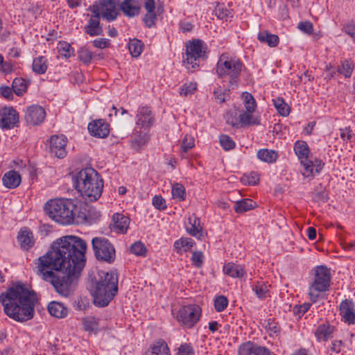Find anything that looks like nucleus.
<instances>
[{"label":"nucleus","instance_id":"1","mask_svg":"<svg viewBox=\"0 0 355 355\" xmlns=\"http://www.w3.org/2000/svg\"><path fill=\"white\" fill-rule=\"evenodd\" d=\"M87 249L83 239L73 235L62 236L53 242L48 252L37 259L36 272L58 294L68 297L75 290L85 265Z\"/></svg>","mask_w":355,"mask_h":355},{"label":"nucleus","instance_id":"2","mask_svg":"<svg viewBox=\"0 0 355 355\" xmlns=\"http://www.w3.org/2000/svg\"><path fill=\"white\" fill-rule=\"evenodd\" d=\"M37 301L36 293L21 282L15 284L0 295V302L5 314L19 322L33 318Z\"/></svg>","mask_w":355,"mask_h":355},{"label":"nucleus","instance_id":"3","mask_svg":"<svg viewBox=\"0 0 355 355\" xmlns=\"http://www.w3.org/2000/svg\"><path fill=\"white\" fill-rule=\"evenodd\" d=\"M72 179L75 189L83 198L95 201L101 196L103 180L94 168H85L76 173Z\"/></svg>","mask_w":355,"mask_h":355},{"label":"nucleus","instance_id":"4","mask_svg":"<svg viewBox=\"0 0 355 355\" xmlns=\"http://www.w3.org/2000/svg\"><path fill=\"white\" fill-rule=\"evenodd\" d=\"M92 291L94 304L105 307L118 293V275L116 272L101 271Z\"/></svg>","mask_w":355,"mask_h":355},{"label":"nucleus","instance_id":"5","mask_svg":"<svg viewBox=\"0 0 355 355\" xmlns=\"http://www.w3.org/2000/svg\"><path fill=\"white\" fill-rule=\"evenodd\" d=\"M76 205L73 200L57 198L48 200L44 206L45 214L55 222L62 225L74 223Z\"/></svg>","mask_w":355,"mask_h":355},{"label":"nucleus","instance_id":"6","mask_svg":"<svg viewBox=\"0 0 355 355\" xmlns=\"http://www.w3.org/2000/svg\"><path fill=\"white\" fill-rule=\"evenodd\" d=\"M243 68L245 65L239 58L223 53L217 62L216 73L218 78H227L230 86L237 87Z\"/></svg>","mask_w":355,"mask_h":355},{"label":"nucleus","instance_id":"7","mask_svg":"<svg viewBox=\"0 0 355 355\" xmlns=\"http://www.w3.org/2000/svg\"><path fill=\"white\" fill-rule=\"evenodd\" d=\"M331 275L330 269L325 266H318L314 268V277L309 285V295L313 303L318 301L319 293L329 291Z\"/></svg>","mask_w":355,"mask_h":355},{"label":"nucleus","instance_id":"8","mask_svg":"<svg viewBox=\"0 0 355 355\" xmlns=\"http://www.w3.org/2000/svg\"><path fill=\"white\" fill-rule=\"evenodd\" d=\"M207 46L200 39H195L186 43V58L184 62L190 71H195L199 67L200 59L206 58Z\"/></svg>","mask_w":355,"mask_h":355},{"label":"nucleus","instance_id":"9","mask_svg":"<svg viewBox=\"0 0 355 355\" xmlns=\"http://www.w3.org/2000/svg\"><path fill=\"white\" fill-rule=\"evenodd\" d=\"M92 246L96 259L101 262L112 263L116 259V250L110 240L103 236L92 239Z\"/></svg>","mask_w":355,"mask_h":355},{"label":"nucleus","instance_id":"10","mask_svg":"<svg viewBox=\"0 0 355 355\" xmlns=\"http://www.w3.org/2000/svg\"><path fill=\"white\" fill-rule=\"evenodd\" d=\"M201 308L196 304H189L181 307L177 315L178 322L186 328H192L201 317Z\"/></svg>","mask_w":355,"mask_h":355},{"label":"nucleus","instance_id":"11","mask_svg":"<svg viewBox=\"0 0 355 355\" xmlns=\"http://www.w3.org/2000/svg\"><path fill=\"white\" fill-rule=\"evenodd\" d=\"M293 149L303 166L302 175L306 178H313V162L308 159L310 149L307 143L304 141L298 140L294 144Z\"/></svg>","mask_w":355,"mask_h":355},{"label":"nucleus","instance_id":"12","mask_svg":"<svg viewBox=\"0 0 355 355\" xmlns=\"http://www.w3.org/2000/svg\"><path fill=\"white\" fill-rule=\"evenodd\" d=\"M155 122V114L149 107L141 106L138 107L135 116V123L139 128L149 130Z\"/></svg>","mask_w":355,"mask_h":355},{"label":"nucleus","instance_id":"13","mask_svg":"<svg viewBox=\"0 0 355 355\" xmlns=\"http://www.w3.org/2000/svg\"><path fill=\"white\" fill-rule=\"evenodd\" d=\"M19 115L12 107H5L0 111V128L3 130H11L17 125Z\"/></svg>","mask_w":355,"mask_h":355},{"label":"nucleus","instance_id":"14","mask_svg":"<svg viewBox=\"0 0 355 355\" xmlns=\"http://www.w3.org/2000/svg\"><path fill=\"white\" fill-rule=\"evenodd\" d=\"M67 139L64 135H53L49 141V150L51 155L62 159L67 155Z\"/></svg>","mask_w":355,"mask_h":355},{"label":"nucleus","instance_id":"15","mask_svg":"<svg viewBox=\"0 0 355 355\" xmlns=\"http://www.w3.org/2000/svg\"><path fill=\"white\" fill-rule=\"evenodd\" d=\"M102 10V17L107 21H114L119 12L117 9L119 1L116 0H100L98 1Z\"/></svg>","mask_w":355,"mask_h":355},{"label":"nucleus","instance_id":"16","mask_svg":"<svg viewBox=\"0 0 355 355\" xmlns=\"http://www.w3.org/2000/svg\"><path fill=\"white\" fill-rule=\"evenodd\" d=\"M342 320L349 324H355V304L352 300H345L340 304Z\"/></svg>","mask_w":355,"mask_h":355},{"label":"nucleus","instance_id":"17","mask_svg":"<svg viewBox=\"0 0 355 355\" xmlns=\"http://www.w3.org/2000/svg\"><path fill=\"white\" fill-rule=\"evenodd\" d=\"M46 117V112L43 107L39 105H32L28 107L25 114L26 122L33 125L42 123Z\"/></svg>","mask_w":355,"mask_h":355},{"label":"nucleus","instance_id":"18","mask_svg":"<svg viewBox=\"0 0 355 355\" xmlns=\"http://www.w3.org/2000/svg\"><path fill=\"white\" fill-rule=\"evenodd\" d=\"M87 128L92 136L98 138H105L110 133V125L103 119H98L90 122Z\"/></svg>","mask_w":355,"mask_h":355},{"label":"nucleus","instance_id":"19","mask_svg":"<svg viewBox=\"0 0 355 355\" xmlns=\"http://www.w3.org/2000/svg\"><path fill=\"white\" fill-rule=\"evenodd\" d=\"M17 239L22 250L28 251L35 244V239L32 231L26 227H22L17 235Z\"/></svg>","mask_w":355,"mask_h":355},{"label":"nucleus","instance_id":"20","mask_svg":"<svg viewBox=\"0 0 355 355\" xmlns=\"http://www.w3.org/2000/svg\"><path fill=\"white\" fill-rule=\"evenodd\" d=\"M130 225V218L123 214L115 213L112 216L111 228L118 234L126 233Z\"/></svg>","mask_w":355,"mask_h":355},{"label":"nucleus","instance_id":"21","mask_svg":"<svg viewBox=\"0 0 355 355\" xmlns=\"http://www.w3.org/2000/svg\"><path fill=\"white\" fill-rule=\"evenodd\" d=\"M120 9L125 16L134 17L139 14L141 7L137 0H123L120 4Z\"/></svg>","mask_w":355,"mask_h":355},{"label":"nucleus","instance_id":"22","mask_svg":"<svg viewBox=\"0 0 355 355\" xmlns=\"http://www.w3.org/2000/svg\"><path fill=\"white\" fill-rule=\"evenodd\" d=\"M335 327L329 322L320 324L315 331V336L318 342L327 341L333 337Z\"/></svg>","mask_w":355,"mask_h":355},{"label":"nucleus","instance_id":"23","mask_svg":"<svg viewBox=\"0 0 355 355\" xmlns=\"http://www.w3.org/2000/svg\"><path fill=\"white\" fill-rule=\"evenodd\" d=\"M21 182L20 174L14 170L6 172L2 177L3 184L8 189H12L18 187Z\"/></svg>","mask_w":355,"mask_h":355},{"label":"nucleus","instance_id":"24","mask_svg":"<svg viewBox=\"0 0 355 355\" xmlns=\"http://www.w3.org/2000/svg\"><path fill=\"white\" fill-rule=\"evenodd\" d=\"M187 231L190 235L198 239H200L203 236L202 227L200 225V218L196 215H193L189 218Z\"/></svg>","mask_w":355,"mask_h":355},{"label":"nucleus","instance_id":"25","mask_svg":"<svg viewBox=\"0 0 355 355\" xmlns=\"http://www.w3.org/2000/svg\"><path fill=\"white\" fill-rule=\"evenodd\" d=\"M47 309L51 316L57 318H64L68 315V309L62 303L56 301L51 302Z\"/></svg>","mask_w":355,"mask_h":355},{"label":"nucleus","instance_id":"26","mask_svg":"<svg viewBox=\"0 0 355 355\" xmlns=\"http://www.w3.org/2000/svg\"><path fill=\"white\" fill-rule=\"evenodd\" d=\"M223 272L233 278H242L246 275L243 266L232 262H229L223 266Z\"/></svg>","mask_w":355,"mask_h":355},{"label":"nucleus","instance_id":"27","mask_svg":"<svg viewBox=\"0 0 355 355\" xmlns=\"http://www.w3.org/2000/svg\"><path fill=\"white\" fill-rule=\"evenodd\" d=\"M149 140V135L141 130L136 131L132 136L130 145L132 148L137 151H139L141 148L146 146Z\"/></svg>","mask_w":355,"mask_h":355},{"label":"nucleus","instance_id":"28","mask_svg":"<svg viewBox=\"0 0 355 355\" xmlns=\"http://www.w3.org/2000/svg\"><path fill=\"white\" fill-rule=\"evenodd\" d=\"M83 31L91 37L103 35V28L101 25L100 21L94 19H89L87 24L83 28Z\"/></svg>","mask_w":355,"mask_h":355},{"label":"nucleus","instance_id":"29","mask_svg":"<svg viewBox=\"0 0 355 355\" xmlns=\"http://www.w3.org/2000/svg\"><path fill=\"white\" fill-rule=\"evenodd\" d=\"M48 66L47 58L44 56H39L33 60L32 69L35 73L42 75L46 73Z\"/></svg>","mask_w":355,"mask_h":355},{"label":"nucleus","instance_id":"30","mask_svg":"<svg viewBox=\"0 0 355 355\" xmlns=\"http://www.w3.org/2000/svg\"><path fill=\"white\" fill-rule=\"evenodd\" d=\"M257 39L262 43H266L270 47L277 46L279 42L277 35L271 34L266 31L259 32Z\"/></svg>","mask_w":355,"mask_h":355},{"label":"nucleus","instance_id":"31","mask_svg":"<svg viewBox=\"0 0 355 355\" xmlns=\"http://www.w3.org/2000/svg\"><path fill=\"white\" fill-rule=\"evenodd\" d=\"M196 244L191 238H181L174 243V248L180 254H182L190 250Z\"/></svg>","mask_w":355,"mask_h":355},{"label":"nucleus","instance_id":"32","mask_svg":"<svg viewBox=\"0 0 355 355\" xmlns=\"http://www.w3.org/2000/svg\"><path fill=\"white\" fill-rule=\"evenodd\" d=\"M257 156L261 161L269 164L275 162L278 157V155L276 151L266 148L259 150L257 153Z\"/></svg>","mask_w":355,"mask_h":355},{"label":"nucleus","instance_id":"33","mask_svg":"<svg viewBox=\"0 0 355 355\" xmlns=\"http://www.w3.org/2000/svg\"><path fill=\"white\" fill-rule=\"evenodd\" d=\"M253 112L242 111L239 115V121L241 126L258 125L259 121L253 116Z\"/></svg>","mask_w":355,"mask_h":355},{"label":"nucleus","instance_id":"34","mask_svg":"<svg viewBox=\"0 0 355 355\" xmlns=\"http://www.w3.org/2000/svg\"><path fill=\"white\" fill-rule=\"evenodd\" d=\"M150 349V352L146 355H171L168 345L162 340L155 343Z\"/></svg>","mask_w":355,"mask_h":355},{"label":"nucleus","instance_id":"35","mask_svg":"<svg viewBox=\"0 0 355 355\" xmlns=\"http://www.w3.org/2000/svg\"><path fill=\"white\" fill-rule=\"evenodd\" d=\"M256 202L250 198H245L238 200L235 203L234 210L238 214H242L252 209L255 207Z\"/></svg>","mask_w":355,"mask_h":355},{"label":"nucleus","instance_id":"36","mask_svg":"<svg viewBox=\"0 0 355 355\" xmlns=\"http://www.w3.org/2000/svg\"><path fill=\"white\" fill-rule=\"evenodd\" d=\"M29 82L23 78H16L13 80L12 87L17 96H22L27 90Z\"/></svg>","mask_w":355,"mask_h":355},{"label":"nucleus","instance_id":"37","mask_svg":"<svg viewBox=\"0 0 355 355\" xmlns=\"http://www.w3.org/2000/svg\"><path fill=\"white\" fill-rule=\"evenodd\" d=\"M251 287L259 299L263 300L268 296L269 286L264 282H257L255 284H253Z\"/></svg>","mask_w":355,"mask_h":355},{"label":"nucleus","instance_id":"38","mask_svg":"<svg viewBox=\"0 0 355 355\" xmlns=\"http://www.w3.org/2000/svg\"><path fill=\"white\" fill-rule=\"evenodd\" d=\"M128 49L132 57L138 58L143 51L144 43L138 39L133 38L128 42Z\"/></svg>","mask_w":355,"mask_h":355},{"label":"nucleus","instance_id":"39","mask_svg":"<svg viewBox=\"0 0 355 355\" xmlns=\"http://www.w3.org/2000/svg\"><path fill=\"white\" fill-rule=\"evenodd\" d=\"M259 345L248 341L241 344L238 348V355H254Z\"/></svg>","mask_w":355,"mask_h":355},{"label":"nucleus","instance_id":"40","mask_svg":"<svg viewBox=\"0 0 355 355\" xmlns=\"http://www.w3.org/2000/svg\"><path fill=\"white\" fill-rule=\"evenodd\" d=\"M273 103L275 108L280 115L286 116L289 114L290 107L286 102H284L283 98H277L273 99Z\"/></svg>","mask_w":355,"mask_h":355},{"label":"nucleus","instance_id":"41","mask_svg":"<svg viewBox=\"0 0 355 355\" xmlns=\"http://www.w3.org/2000/svg\"><path fill=\"white\" fill-rule=\"evenodd\" d=\"M243 104L245 111L254 112L257 107V103L253 96L248 92H244L242 94Z\"/></svg>","mask_w":355,"mask_h":355},{"label":"nucleus","instance_id":"42","mask_svg":"<svg viewBox=\"0 0 355 355\" xmlns=\"http://www.w3.org/2000/svg\"><path fill=\"white\" fill-rule=\"evenodd\" d=\"M172 196L174 199L183 201L186 199V190L184 186L180 183H175L172 187Z\"/></svg>","mask_w":355,"mask_h":355},{"label":"nucleus","instance_id":"43","mask_svg":"<svg viewBox=\"0 0 355 355\" xmlns=\"http://www.w3.org/2000/svg\"><path fill=\"white\" fill-rule=\"evenodd\" d=\"M58 48L59 53L65 58L74 55V49L67 42H60Z\"/></svg>","mask_w":355,"mask_h":355},{"label":"nucleus","instance_id":"44","mask_svg":"<svg viewBox=\"0 0 355 355\" xmlns=\"http://www.w3.org/2000/svg\"><path fill=\"white\" fill-rule=\"evenodd\" d=\"M264 327L268 332L270 336H278L280 333V327L273 319L266 320Z\"/></svg>","mask_w":355,"mask_h":355},{"label":"nucleus","instance_id":"45","mask_svg":"<svg viewBox=\"0 0 355 355\" xmlns=\"http://www.w3.org/2000/svg\"><path fill=\"white\" fill-rule=\"evenodd\" d=\"M197 89V84L195 82H189L184 83L179 90V94L182 96H187L193 94Z\"/></svg>","mask_w":355,"mask_h":355},{"label":"nucleus","instance_id":"46","mask_svg":"<svg viewBox=\"0 0 355 355\" xmlns=\"http://www.w3.org/2000/svg\"><path fill=\"white\" fill-rule=\"evenodd\" d=\"M219 142L221 147L225 150H230L235 148L236 144L233 139L227 135H221L219 136Z\"/></svg>","mask_w":355,"mask_h":355},{"label":"nucleus","instance_id":"47","mask_svg":"<svg viewBox=\"0 0 355 355\" xmlns=\"http://www.w3.org/2000/svg\"><path fill=\"white\" fill-rule=\"evenodd\" d=\"M78 58L82 62L88 64L92 60L93 53L87 48H80V50L78 51Z\"/></svg>","mask_w":355,"mask_h":355},{"label":"nucleus","instance_id":"48","mask_svg":"<svg viewBox=\"0 0 355 355\" xmlns=\"http://www.w3.org/2000/svg\"><path fill=\"white\" fill-rule=\"evenodd\" d=\"M130 250L136 256L144 257L146 254V248L141 241H137L131 245Z\"/></svg>","mask_w":355,"mask_h":355},{"label":"nucleus","instance_id":"49","mask_svg":"<svg viewBox=\"0 0 355 355\" xmlns=\"http://www.w3.org/2000/svg\"><path fill=\"white\" fill-rule=\"evenodd\" d=\"M228 305V300L224 295H219L214 300V308L217 312L223 311Z\"/></svg>","mask_w":355,"mask_h":355},{"label":"nucleus","instance_id":"50","mask_svg":"<svg viewBox=\"0 0 355 355\" xmlns=\"http://www.w3.org/2000/svg\"><path fill=\"white\" fill-rule=\"evenodd\" d=\"M83 328L87 331H93L98 328V322L95 318L88 317L83 320Z\"/></svg>","mask_w":355,"mask_h":355},{"label":"nucleus","instance_id":"51","mask_svg":"<svg viewBox=\"0 0 355 355\" xmlns=\"http://www.w3.org/2000/svg\"><path fill=\"white\" fill-rule=\"evenodd\" d=\"M142 21L144 23L146 27H147L148 28H150L155 26L157 21L156 12H147L146 14H145L144 16L143 17Z\"/></svg>","mask_w":355,"mask_h":355},{"label":"nucleus","instance_id":"52","mask_svg":"<svg viewBox=\"0 0 355 355\" xmlns=\"http://www.w3.org/2000/svg\"><path fill=\"white\" fill-rule=\"evenodd\" d=\"M214 12L216 16L220 19H227L228 17H232L231 12L223 5H218Z\"/></svg>","mask_w":355,"mask_h":355},{"label":"nucleus","instance_id":"53","mask_svg":"<svg viewBox=\"0 0 355 355\" xmlns=\"http://www.w3.org/2000/svg\"><path fill=\"white\" fill-rule=\"evenodd\" d=\"M354 69V64L349 60H345L342 63V67L339 69L338 71L343 74L346 78L351 76Z\"/></svg>","mask_w":355,"mask_h":355},{"label":"nucleus","instance_id":"54","mask_svg":"<svg viewBox=\"0 0 355 355\" xmlns=\"http://www.w3.org/2000/svg\"><path fill=\"white\" fill-rule=\"evenodd\" d=\"M88 10L92 12L89 19H94L96 21H100V17H102V10L100 8L98 1L96 2L93 5L88 8Z\"/></svg>","mask_w":355,"mask_h":355},{"label":"nucleus","instance_id":"55","mask_svg":"<svg viewBox=\"0 0 355 355\" xmlns=\"http://www.w3.org/2000/svg\"><path fill=\"white\" fill-rule=\"evenodd\" d=\"M194 146V139L191 135H185L184 137L182 144L181 150L183 153H187L189 150L191 149Z\"/></svg>","mask_w":355,"mask_h":355},{"label":"nucleus","instance_id":"56","mask_svg":"<svg viewBox=\"0 0 355 355\" xmlns=\"http://www.w3.org/2000/svg\"><path fill=\"white\" fill-rule=\"evenodd\" d=\"M152 204L155 209L159 210H164L167 207L166 200L162 196L159 195L153 197Z\"/></svg>","mask_w":355,"mask_h":355},{"label":"nucleus","instance_id":"57","mask_svg":"<svg viewBox=\"0 0 355 355\" xmlns=\"http://www.w3.org/2000/svg\"><path fill=\"white\" fill-rule=\"evenodd\" d=\"M178 355H195V351L191 344L183 343L178 348Z\"/></svg>","mask_w":355,"mask_h":355},{"label":"nucleus","instance_id":"58","mask_svg":"<svg viewBox=\"0 0 355 355\" xmlns=\"http://www.w3.org/2000/svg\"><path fill=\"white\" fill-rule=\"evenodd\" d=\"M204 255L200 251H195L191 256L192 264L197 268H200L203 263Z\"/></svg>","mask_w":355,"mask_h":355},{"label":"nucleus","instance_id":"59","mask_svg":"<svg viewBox=\"0 0 355 355\" xmlns=\"http://www.w3.org/2000/svg\"><path fill=\"white\" fill-rule=\"evenodd\" d=\"M311 306V304L305 302L302 304L295 305L293 311L295 315H298L299 317H301L310 309Z\"/></svg>","mask_w":355,"mask_h":355},{"label":"nucleus","instance_id":"60","mask_svg":"<svg viewBox=\"0 0 355 355\" xmlns=\"http://www.w3.org/2000/svg\"><path fill=\"white\" fill-rule=\"evenodd\" d=\"M297 28L306 34H311L313 31V26L310 21H301L298 24Z\"/></svg>","mask_w":355,"mask_h":355},{"label":"nucleus","instance_id":"61","mask_svg":"<svg viewBox=\"0 0 355 355\" xmlns=\"http://www.w3.org/2000/svg\"><path fill=\"white\" fill-rule=\"evenodd\" d=\"M13 89L12 87L8 86H1L0 87V94L8 100H11L13 98Z\"/></svg>","mask_w":355,"mask_h":355},{"label":"nucleus","instance_id":"62","mask_svg":"<svg viewBox=\"0 0 355 355\" xmlns=\"http://www.w3.org/2000/svg\"><path fill=\"white\" fill-rule=\"evenodd\" d=\"M340 137L341 139L346 142H348L351 140L353 136L352 130L350 127H346L345 128L340 129Z\"/></svg>","mask_w":355,"mask_h":355},{"label":"nucleus","instance_id":"63","mask_svg":"<svg viewBox=\"0 0 355 355\" xmlns=\"http://www.w3.org/2000/svg\"><path fill=\"white\" fill-rule=\"evenodd\" d=\"M225 92H226V90L223 91L220 87H218L214 92V98L217 103H222L225 101Z\"/></svg>","mask_w":355,"mask_h":355},{"label":"nucleus","instance_id":"64","mask_svg":"<svg viewBox=\"0 0 355 355\" xmlns=\"http://www.w3.org/2000/svg\"><path fill=\"white\" fill-rule=\"evenodd\" d=\"M344 31L355 40V23H349L344 26Z\"/></svg>","mask_w":355,"mask_h":355}]
</instances>
